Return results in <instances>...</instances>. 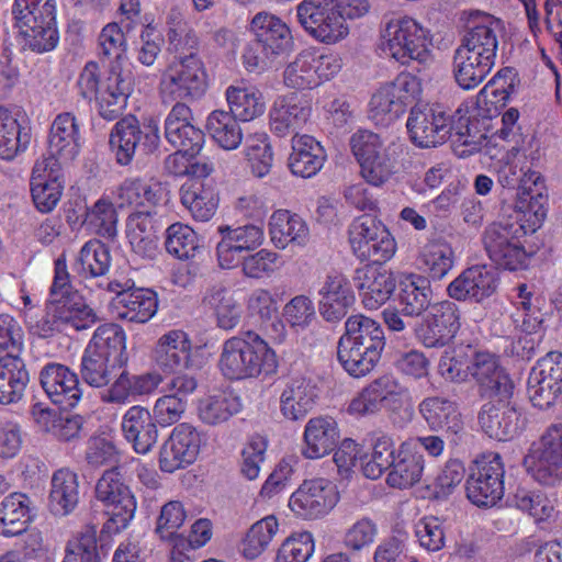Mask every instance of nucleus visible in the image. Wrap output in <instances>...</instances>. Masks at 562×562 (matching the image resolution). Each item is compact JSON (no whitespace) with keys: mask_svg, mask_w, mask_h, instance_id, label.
Returning a JSON list of instances; mask_svg holds the SVG:
<instances>
[{"mask_svg":"<svg viewBox=\"0 0 562 562\" xmlns=\"http://www.w3.org/2000/svg\"><path fill=\"white\" fill-rule=\"evenodd\" d=\"M385 344L379 322L363 314L351 315L337 344L338 362L350 376L363 378L379 363Z\"/></svg>","mask_w":562,"mask_h":562,"instance_id":"obj_1","label":"nucleus"},{"mask_svg":"<svg viewBox=\"0 0 562 562\" xmlns=\"http://www.w3.org/2000/svg\"><path fill=\"white\" fill-rule=\"evenodd\" d=\"M218 368L226 379L239 381L276 373L278 360L268 342L248 330L224 341Z\"/></svg>","mask_w":562,"mask_h":562,"instance_id":"obj_2","label":"nucleus"},{"mask_svg":"<svg viewBox=\"0 0 562 562\" xmlns=\"http://www.w3.org/2000/svg\"><path fill=\"white\" fill-rule=\"evenodd\" d=\"M368 0H303L296 8L302 27L323 43H336L348 35L347 19L366 15Z\"/></svg>","mask_w":562,"mask_h":562,"instance_id":"obj_3","label":"nucleus"},{"mask_svg":"<svg viewBox=\"0 0 562 562\" xmlns=\"http://www.w3.org/2000/svg\"><path fill=\"white\" fill-rule=\"evenodd\" d=\"M77 87L83 99H95L101 117L113 121L126 108L133 91V80L119 65H111L108 75L101 80L98 64L88 61L78 77Z\"/></svg>","mask_w":562,"mask_h":562,"instance_id":"obj_4","label":"nucleus"},{"mask_svg":"<svg viewBox=\"0 0 562 562\" xmlns=\"http://www.w3.org/2000/svg\"><path fill=\"white\" fill-rule=\"evenodd\" d=\"M254 38L247 43L243 63L248 71L261 72L277 59L288 55L293 48V37L289 26L278 16L257 13L250 24Z\"/></svg>","mask_w":562,"mask_h":562,"instance_id":"obj_5","label":"nucleus"},{"mask_svg":"<svg viewBox=\"0 0 562 562\" xmlns=\"http://www.w3.org/2000/svg\"><path fill=\"white\" fill-rule=\"evenodd\" d=\"M95 497L108 507L109 518L100 530L101 548L104 549L112 537L126 529L134 518L136 501L115 467L105 470L98 480Z\"/></svg>","mask_w":562,"mask_h":562,"instance_id":"obj_6","label":"nucleus"},{"mask_svg":"<svg viewBox=\"0 0 562 562\" xmlns=\"http://www.w3.org/2000/svg\"><path fill=\"white\" fill-rule=\"evenodd\" d=\"M55 0H15L12 14L25 45L36 53L53 50L59 41Z\"/></svg>","mask_w":562,"mask_h":562,"instance_id":"obj_7","label":"nucleus"},{"mask_svg":"<svg viewBox=\"0 0 562 562\" xmlns=\"http://www.w3.org/2000/svg\"><path fill=\"white\" fill-rule=\"evenodd\" d=\"M159 143L157 122L153 119L140 122L132 114L120 119L109 137L110 149L121 166H128L136 156L153 154Z\"/></svg>","mask_w":562,"mask_h":562,"instance_id":"obj_8","label":"nucleus"},{"mask_svg":"<svg viewBox=\"0 0 562 562\" xmlns=\"http://www.w3.org/2000/svg\"><path fill=\"white\" fill-rule=\"evenodd\" d=\"M209 87L207 72L196 53L180 56L165 70L159 82L164 103L176 100H199Z\"/></svg>","mask_w":562,"mask_h":562,"instance_id":"obj_9","label":"nucleus"},{"mask_svg":"<svg viewBox=\"0 0 562 562\" xmlns=\"http://www.w3.org/2000/svg\"><path fill=\"white\" fill-rule=\"evenodd\" d=\"M384 50L402 65L431 60V43L427 32L412 18L390 20L382 33Z\"/></svg>","mask_w":562,"mask_h":562,"instance_id":"obj_10","label":"nucleus"},{"mask_svg":"<svg viewBox=\"0 0 562 562\" xmlns=\"http://www.w3.org/2000/svg\"><path fill=\"white\" fill-rule=\"evenodd\" d=\"M530 234L512 221L490 224L483 234L488 258L505 270L516 271L527 267L528 255L521 238Z\"/></svg>","mask_w":562,"mask_h":562,"instance_id":"obj_11","label":"nucleus"},{"mask_svg":"<svg viewBox=\"0 0 562 562\" xmlns=\"http://www.w3.org/2000/svg\"><path fill=\"white\" fill-rule=\"evenodd\" d=\"M504 463L497 452L477 457L465 482L469 501L479 507H492L504 496Z\"/></svg>","mask_w":562,"mask_h":562,"instance_id":"obj_12","label":"nucleus"},{"mask_svg":"<svg viewBox=\"0 0 562 562\" xmlns=\"http://www.w3.org/2000/svg\"><path fill=\"white\" fill-rule=\"evenodd\" d=\"M349 241L361 261L372 263L386 262L396 250V243L389 229L370 214L361 215L351 223Z\"/></svg>","mask_w":562,"mask_h":562,"instance_id":"obj_13","label":"nucleus"},{"mask_svg":"<svg viewBox=\"0 0 562 562\" xmlns=\"http://www.w3.org/2000/svg\"><path fill=\"white\" fill-rule=\"evenodd\" d=\"M532 477L543 485H554L562 479V425H552L533 442L525 458Z\"/></svg>","mask_w":562,"mask_h":562,"instance_id":"obj_14","label":"nucleus"},{"mask_svg":"<svg viewBox=\"0 0 562 562\" xmlns=\"http://www.w3.org/2000/svg\"><path fill=\"white\" fill-rule=\"evenodd\" d=\"M450 116L438 104H417L411 109L406 127L411 142L420 148L443 144L451 133Z\"/></svg>","mask_w":562,"mask_h":562,"instance_id":"obj_15","label":"nucleus"},{"mask_svg":"<svg viewBox=\"0 0 562 562\" xmlns=\"http://www.w3.org/2000/svg\"><path fill=\"white\" fill-rule=\"evenodd\" d=\"M460 329V311L456 303L441 301L432 304L414 333L426 348H441L456 337Z\"/></svg>","mask_w":562,"mask_h":562,"instance_id":"obj_16","label":"nucleus"},{"mask_svg":"<svg viewBox=\"0 0 562 562\" xmlns=\"http://www.w3.org/2000/svg\"><path fill=\"white\" fill-rule=\"evenodd\" d=\"M336 486L327 479L305 480L291 495L289 507L299 517L317 519L327 515L338 503Z\"/></svg>","mask_w":562,"mask_h":562,"instance_id":"obj_17","label":"nucleus"},{"mask_svg":"<svg viewBox=\"0 0 562 562\" xmlns=\"http://www.w3.org/2000/svg\"><path fill=\"white\" fill-rule=\"evenodd\" d=\"M200 447L201 436L195 427L188 423L177 425L160 447V470L173 473L192 464L199 456Z\"/></svg>","mask_w":562,"mask_h":562,"instance_id":"obj_18","label":"nucleus"},{"mask_svg":"<svg viewBox=\"0 0 562 562\" xmlns=\"http://www.w3.org/2000/svg\"><path fill=\"white\" fill-rule=\"evenodd\" d=\"M470 374L476 381L481 396L490 400L512 398L514 383L496 356L475 352L470 361Z\"/></svg>","mask_w":562,"mask_h":562,"instance_id":"obj_19","label":"nucleus"},{"mask_svg":"<svg viewBox=\"0 0 562 562\" xmlns=\"http://www.w3.org/2000/svg\"><path fill=\"white\" fill-rule=\"evenodd\" d=\"M418 92V82L411 75H400L390 83L381 87L370 100L373 115L387 116L389 121L398 119L411 105Z\"/></svg>","mask_w":562,"mask_h":562,"instance_id":"obj_20","label":"nucleus"},{"mask_svg":"<svg viewBox=\"0 0 562 562\" xmlns=\"http://www.w3.org/2000/svg\"><path fill=\"white\" fill-rule=\"evenodd\" d=\"M542 190H544L543 180L537 172L525 175L518 188V211L516 220L512 222L517 223L530 234L537 232L547 217L548 195Z\"/></svg>","mask_w":562,"mask_h":562,"instance_id":"obj_21","label":"nucleus"},{"mask_svg":"<svg viewBox=\"0 0 562 562\" xmlns=\"http://www.w3.org/2000/svg\"><path fill=\"white\" fill-rule=\"evenodd\" d=\"M418 412L434 431L443 430L450 446H458L464 424L456 402L443 396H428L418 404Z\"/></svg>","mask_w":562,"mask_h":562,"instance_id":"obj_22","label":"nucleus"},{"mask_svg":"<svg viewBox=\"0 0 562 562\" xmlns=\"http://www.w3.org/2000/svg\"><path fill=\"white\" fill-rule=\"evenodd\" d=\"M218 233L222 238L217 243L216 255L220 266L224 269L234 268L244 252L255 250L263 241L262 227L257 224L220 226Z\"/></svg>","mask_w":562,"mask_h":562,"instance_id":"obj_23","label":"nucleus"},{"mask_svg":"<svg viewBox=\"0 0 562 562\" xmlns=\"http://www.w3.org/2000/svg\"><path fill=\"white\" fill-rule=\"evenodd\" d=\"M40 383L50 401L64 409L75 407L82 397L77 373L61 363L45 364L40 372Z\"/></svg>","mask_w":562,"mask_h":562,"instance_id":"obj_24","label":"nucleus"},{"mask_svg":"<svg viewBox=\"0 0 562 562\" xmlns=\"http://www.w3.org/2000/svg\"><path fill=\"white\" fill-rule=\"evenodd\" d=\"M479 422L488 437L499 441L513 439L522 429L521 413L510 398H494L483 405Z\"/></svg>","mask_w":562,"mask_h":562,"instance_id":"obj_25","label":"nucleus"},{"mask_svg":"<svg viewBox=\"0 0 562 562\" xmlns=\"http://www.w3.org/2000/svg\"><path fill=\"white\" fill-rule=\"evenodd\" d=\"M463 14H467V18L460 45L469 47L495 63L501 30L499 21L493 15L477 10L463 12Z\"/></svg>","mask_w":562,"mask_h":562,"instance_id":"obj_26","label":"nucleus"},{"mask_svg":"<svg viewBox=\"0 0 562 562\" xmlns=\"http://www.w3.org/2000/svg\"><path fill=\"white\" fill-rule=\"evenodd\" d=\"M193 114L184 102H176L165 120V137L177 149L196 156L204 144V133L192 124Z\"/></svg>","mask_w":562,"mask_h":562,"instance_id":"obj_27","label":"nucleus"},{"mask_svg":"<svg viewBox=\"0 0 562 562\" xmlns=\"http://www.w3.org/2000/svg\"><path fill=\"white\" fill-rule=\"evenodd\" d=\"M497 286L496 270L486 265H476L463 270L450 282L447 292L453 300H473L480 303L494 294Z\"/></svg>","mask_w":562,"mask_h":562,"instance_id":"obj_28","label":"nucleus"},{"mask_svg":"<svg viewBox=\"0 0 562 562\" xmlns=\"http://www.w3.org/2000/svg\"><path fill=\"white\" fill-rule=\"evenodd\" d=\"M355 286L360 291L363 305L376 310L384 304L396 288V280L382 263L366 265L356 269Z\"/></svg>","mask_w":562,"mask_h":562,"instance_id":"obj_29","label":"nucleus"},{"mask_svg":"<svg viewBox=\"0 0 562 562\" xmlns=\"http://www.w3.org/2000/svg\"><path fill=\"white\" fill-rule=\"evenodd\" d=\"M318 295L319 314L329 323L340 322L355 303V295L348 280L338 272L326 276Z\"/></svg>","mask_w":562,"mask_h":562,"instance_id":"obj_30","label":"nucleus"},{"mask_svg":"<svg viewBox=\"0 0 562 562\" xmlns=\"http://www.w3.org/2000/svg\"><path fill=\"white\" fill-rule=\"evenodd\" d=\"M158 423L148 408L134 405L122 418V431L136 453L146 454L158 441Z\"/></svg>","mask_w":562,"mask_h":562,"instance_id":"obj_31","label":"nucleus"},{"mask_svg":"<svg viewBox=\"0 0 562 562\" xmlns=\"http://www.w3.org/2000/svg\"><path fill=\"white\" fill-rule=\"evenodd\" d=\"M32 128L25 115L0 105V158L13 160L30 146Z\"/></svg>","mask_w":562,"mask_h":562,"instance_id":"obj_32","label":"nucleus"},{"mask_svg":"<svg viewBox=\"0 0 562 562\" xmlns=\"http://www.w3.org/2000/svg\"><path fill=\"white\" fill-rule=\"evenodd\" d=\"M112 307L116 318L143 324L156 314L158 300L153 290L127 286L113 299Z\"/></svg>","mask_w":562,"mask_h":562,"instance_id":"obj_33","label":"nucleus"},{"mask_svg":"<svg viewBox=\"0 0 562 562\" xmlns=\"http://www.w3.org/2000/svg\"><path fill=\"white\" fill-rule=\"evenodd\" d=\"M31 381L30 372L20 353L0 357V404L15 405L23 401Z\"/></svg>","mask_w":562,"mask_h":562,"instance_id":"obj_34","label":"nucleus"},{"mask_svg":"<svg viewBox=\"0 0 562 562\" xmlns=\"http://www.w3.org/2000/svg\"><path fill=\"white\" fill-rule=\"evenodd\" d=\"M339 438L338 425L334 418H311L304 428L302 454L312 460L323 458L336 450Z\"/></svg>","mask_w":562,"mask_h":562,"instance_id":"obj_35","label":"nucleus"},{"mask_svg":"<svg viewBox=\"0 0 562 562\" xmlns=\"http://www.w3.org/2000/svg\"><path fill=\"white\" fill-rule=\"evenodd\" d=\"M326 157L324 147L314 137L299 134L292 137V151L288 165L294 176L314 177L323 168Z\"/></svg>","mask_w":562,"mask_h":562,"instance_id":"obj_36","label":"nucleus"},{"mask_svg":"<svg viewBox=\"0 0 562 562\" xmlns=\"http://www.w3.org/2000/svg\"><path fill=\"white\" fill-rule=\"evenodd\" d=\"M424 468V456L416 450L415 445L407 441L403 442L390 467L386 483L394 488H409L420 481Z\"/></svg>","mask_w":562,"mask_h":562,"instance_id":"obj_37","label":"nucleus"},{"mask_svg":"<svg viewBox=\"0 0 562 562\" xmlns=\"http://www.w3.org/2000/svg\"><path fill=\"white\" fill-rule=\"evenodd\" d=\"M317 397V389L310 380L292 379L280 395V412L289 420H300L314 408Z\"/></svg>","mask_w":562,"mask_h":562,"instance_id":"obj_38","label":"nucleus"},{"mask_svg":"<svg viewBox=\"0 0 562 562\" xmlns=\"http://www.w3.org/2000/svg\"><path fill=\"white\" fill-rule=\"evenodd\" d=\"M191 342L188 335L179 329L164 334L153 350L156 366L166 373L175 372L189 361Z\"/></svg>","mask_w":562,"mask_h":562,"instance_id":"obj_39","label":"nucleus"},{"mask_svg":"<svg viewBox=\"0 0 562 562\" xmlns=\"http://www.w3.org/2000/svg\"><path fill=\"white\" fill-rule=\"evenodd\" d=\"M31 498L20 492L7 495L0 503V535L5 538L25 532L33 520Z\"/></svg>","mask_w":562,"mask_h":562,"instance_id":"obj_40","label":"nucleus"},{"mask_svg":"<svg viewBox=\"0 0 562 562\" xmlns=\"http://www.w3.org/2000/svg\"><path fill=\"white\" fill-rule=\"evenodd\" d=\"M495 63L480 53L459 45L453 56V74L458 85L465 89L477 87L491 72Z\"/></svg>","mask_w":562,"mask_h":562,"instance_id":"obj_41","label":"nucleus"},{"mask_svg":"<svg viewBox=\"0 0 562 562\" xmlns=\"http://www.w3.org/2000/svg\"><path fill=\"white\" fill-rule=\"evenodd\" d=\"M311 108L297 100L296 97H288L277 101L270 110V130L279 136L284 137L296 133L307 121Z\"/></svg>","mask_w":562,"mask_h":562,"instance_id":"obj_42","label":"nucleus"},{"mask_svg":"<svg viewBox=\"0 0 562 562\" xmlns=\"http://www.w3.org/2000/svg\"><path fill=\"white\" fill-rule=\"evenodd\" d=\"M79 139L76 117L69 112L58 114L50 126L48 138L50 153L58 155L64 161H71L79 153Z\"/></svg>","mask_w":562,"mask_h":562,"instance_id":"obj_43","label":"nucleus"},{"mask_svg":"<svg viewBox=\"0 0 562 562\" xmlns=\"http://www.w3.org/2000/svg\"><path fill=\"white\" fill-rule=\"evenodd\" d=\"M432 301L430 281L424 276L411 274L400 284L398 306L403 316L418 317L427 313Z\"/></svg>","mask_w":562,"mask_h":562,"instance_id":"obj_44","label":"nucleus"},{"mask_svg":"<svg viewBox=\"0 0 562 562\" xmlns=\"http://www.w3.org/2000/svg\"><path fill=\"white\" fill-rule=\"evenodd\" d=\"M87 348L93 352L109 358L110 362H113L121 368L125 367L128 357L126 353V335L123 328L113 323L100 325Z\"/></svg>","mask_w":562,"mask_h":562,"instance_id":"obj_45","label":"nucleus"},{"mask_svg":"<svg viewBox=\"0 0 562 562\" xmlns=\"http://www.w3.org/2000/svg\"><path fill=\"white\" fill-rule=\"evenodd\" d=\"M269 235L277 248L284 249L292 243L304 245L308 228L297 214H292L288 210H278L270 217Z\"/></svg>","mask_w":562,"mask_h":562,"instance_id":"obj_46","label":"nucleus"},{"mask_svg":"<svg viewBox=\"0 0 562 562\" xmlns=\"http://www.w3.org/2000/svg\"><path fill=\"white\" fill-rule=\"evenodd\" d=\"M181 203L196 221L207 222L216 213L218 199L214 183H184L180 189Z\"/></svg>","mask_w":562,"mask_h":562,"instance_id":"obj_47","label":"nucleus"},{"mask_svg":"<svg viewBox=\"0 0 562 562\" xmlns=\"http://www.w3.org/2000/svg\"><path fill=\"white\" fill-rule=\"evenodd\" d=\"M79 502L78 476L75 472L60 469L53 474L49 493V509L54 515L66 516Z\"/></svg>","mask_w":562,"mask_h":562,"instance_id":"obj_48","label":"nucleus"},{"mask_svg":"<svg viewBox=\"0 0 562 562\" xmlns=\"http://www.w3.org/2000/svg\"><path fill=\"white\" fill-rule=\"evenodd\" d=\"M451 139L453 153L460 158H467L481 150L486 142V134L480 128V120H471L467 116L451 119Z\"/></svg>","mask_w":562,"mask_h":562,"instance_id":"obj_49","label":"nucleus"},{"mask_svg":"<svg viewBox=\"0 0 562 562\" xmlns=\"http://www.w3.org/2000/svg\"><path fill=\"white\" fill-rule=\"evenodd\" d=\"M203 304L213 312L220 328L229 330L239 324L240 306L232 292L223 284H215L207 289Z\"/></svg>","mask_w":562,"mask_h":562,"instance_id":"obj_50","label":"nucleus"},{"mask_svg":"<svg viewBox=\"0 0 562 562\" xmlns=\"http://www.w3.org/2000/svg\"><path fill=\"white\" fill-rule=\"evenodd\" d=\"M95 525H86L79 537L66 543L61 562H101V554L106 555L112 541L101 548L100 535Z\"/></svg>","mask_w":562,"mask_h":562,"instance_id":"obj_51","label":"nucleus"},{"mask_svg":"<svg viewBox=\"0 0 562 562\" xmlns=\"http://www.w3.org/2000/svg\"><path fill=\"white\" fill-rule=\"evenodd\" d=\"M239 119L229 111L215 110L206 120V131L211 137L226 150L236 149L243 142Z\"/></svg>","mask_w":562,"mask_h":562,"instance_id":"obj_52","label":"nucleus"},{"mask_svg":"<svg viewBox=\"0 0 562 562\" xmlns=\"http://www.w3.org/2000/svg\"><path fill=\"white\" fill-rule=\"evenodd\" d=\"M65 329L83 330L92 327L100 318L97 312L79 293L74 292L64 299H57Z\"/></svg>","mask_w":562,"mask_h":562,"instance_id":"obj_53","label":"nucleus"},{"mask_svg":"<svg viewBox=\"0 0 562 562\" xmlns=\"http://www.w3.org/2000/svg\"><path fill=\"white\" fill-rule=\"evenodd\" d=\"M453 250L443 241H432L425 245L418 257V268L429 281L441 280L453 267Z\"/></svg>","mask_w":562,"mask_h":562,"instance_id":"obj_54","label":"nucleus"},{"mask_svg":"<svg viewBox=\"0 0 562 562\" xmlns=\"http://www.w3.org/2000/svg\"><path fill=\"white\" fill-rule=\"evenodd\" d=\"M110 261L109 248L99 240H90L80 249L72 270L85 279L97 278L109 271Z\"/></svg>","mask_w":562,"mask_h":562,"instance_id":"obj_55","label":"nucleus"},{"mask_svg":"<svg viewBox=\"0 0 562 562\" xmlns=\"http://www.w3.org/2000/svg\"><path fill=\"white\" fill-rule=\"evenodd\" d=\"M241 408L237 397L226 392L207 395L199 401L198 415L206 425L217 426L226 423Z\"/></svg>","mask_w":562,"mask_h":562,"instance_id":"obj_56","label":"nucleus"},{"mask_svg":"<svg viewBox=\"0 0 562 562\" xmlns=\"http://www.w3.org/2000/svg\"><path fill=\"white\" fill-rule=\"evenodd\" d=\"M396 452L394 441L390 436L380 434L374 437L371 456L363 454L360 458L363 475L371 480L379 479L386 470H390L396 458Z\"/></svg>","mask_w":562,"mask_h":562,"instance_id":"obj_57","label":"nucleus"},{"mask_svg":"<svg viewBox=\"0 0 562 562\" xmlns=\"http://www.w3.org/2000/svg\"><path fill=\"white\" fill-rule=\"evenodd\" d=\"M510 504L521 512L528 513L537 524L550 521L557 515L555 499L540 491L518 488Z\"/></svg>","mask_w":562,"mask_h":562,"instance_id":"obj_58","label":"nucleus"},{"mask_svg":"<svg viewBox=\"0 0 562 562\" xmlns=\"http://www.w3.org/2000/svg\"><path fill=\"white\" fill-rule=\"evenodd\" d=\"M226 100L229 112L243 122L251 121L265 112L262 94L254 88L231 86L226 90Z\"/></svg>","mask_w":562,"mask_h":562,"instance_id":"obj_59","label":"nucleus"},{"mask_svg":"<svg viewBox=\"0 0 562 562\" xmlns=\"http://www.w3.org/2000/svg\"><path fill=\"white\" fill-rule=\"evenodd\" d=\"M120 369L122 368L110 362L109 358H104L86 347L81 357L80 374L88 385L93 387L109 385Z\"/></svg>","mask_w":562,"mask_h":562,"instance_id":"obj_60","label":"nucleus"},{"mask_svg":"<svg viewBox=\"0 0 562 562\" xmlns=\"http://www.w3.org/2000/svg\"><path fill=\"white\" fill-rule=\"evenodd\" d=\"M315 50L304 49L284 70V82L294 89H312L318 86L315 70Z\"/></svg>","mask_w":562,"mask_h":562,"instance_id":"obj_61","label":"nucleus"},{"mask_svg":"<svg viewBox=\"0 0 562 562\" xmlns=\"http://www.w3.org/2000/svg\"><path fill=\"white\" fill-rule=\"evenodd\" d=\"M166 250L181 260L195 256L199 249L196 233L188 225L175 223L166 231Z\"/></svg>","mask_w":562,"mask_h":562,"instance_id":"obj_62","label":"nucleus"},{"mask_svg":"<svg viewBox=\"0 0 562 562\" xmlns=\"http://www.w3.org/2000/svg\"><path fill=\"white\" fill-rule=\"evenodd\" d=\"M278 531V521L274 516H267L255 522L243 541V554L247 559H256L268 547Z\"/></svg>","mask_w":562,"mask_h":562,"instance_id":"obj_63","label":"nucleus"},{"mask_svg":"<svg viewBox=\"0 0 562 562\" xmlns=\"http://www.w3.org/2000/svg\"><path fill=\"white\" fill-rule=\"evenodd\" d=\"M245 150L252 175L257 178L266 177L273 162V151L267 134L249 136Z\"/></svg>","mask_w":562,"mask_h":562,"instance_id":"obj_64","label":"nucleus"}]
</instances>
